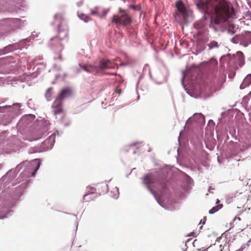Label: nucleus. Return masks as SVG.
Here are the masks:
<instances>
[{
	"label": "nucleus",
	"instance_id": "obj_28",
	"mask_svg": "<svg viewBox=\"0 0 251 251\" xmlns=\"http://www.w3.org/2000/svg\"><path fill=\"white\" fill-rule=\"evenodd\" d=\"M181 84L183 86V87L184 88V89L185 90V91H186V93L191 97H193L192 96V93L191 92H190L188 90H187V88H186V87L185 86V85L184 84V82H183V77H182L181 78Z\"/></svg>",
	"mask_w": 251,
	"mask_h": 251
},
{
	"label": "nucleus",
	"instance_id": "obj_43",
	"mask_svg": "<svg viewBox=\"0 0 251 251\" xmlns=\"http://www.w3.org/2000/svg\"><path fill=\"white\" fill-rule=\"evenodd\" d=\"M226 56L229 58H230V59L231 58V55L230 54H227Z\"/></svg>",
	"mask_w": 251,
	"mask_h": 251
},
{
	"label": "nucleus",
	"instance_id": "obj_6",
	"mask_svg": "<svg viewBox=\"0 0 251 251\" xmlns=\"http://www.w3.org/2000/svg\"><path fill=\"white\" fill-rule=\"evenodd\" d=\"M63 102L60 100L55 99L51 105L52 111L54 115L57 117L58 115H60L62 118L65 116V113L62 107Z\"/></svg>",
	"mask_w": 251,
	"mask_h": 251
},
{
	"label": "nucleus",
	"instance_id": "obj_42",
	"mask_svg": "<svg viewBox=\"0 0 251 251\" xmlns=\"http://www.w3.org/2000/svg\"><path fill=\"white\" fill-rule=\"evenodd\" d=\"M195 234V232H192L190 233V234L189 235V236H194Z\"/></svg>",
	"mask_w": 251,
	"mask_h": 251
},
{
	"label": "nucleus",
	"instance_id": "obj_8",
	"mask_svg": "<svg viewBox=\"0 0 251 251\" xmlns=\"http://www.w3.org/2000/svg\"><path fill=\"white\" fill-rule=\"evenodd\" d=\"M108 13V9H104L99 6H96L90 9V14L100 18L104 17Z\"/></svg>",
	"mask_w": 251,
	"mask_h": 251
},
{
	"label": "nucleus",
	"instance_id": "obj_37",
	"mask_svg": "<svg viewBox=\"0 0 251 251\" xmlns=\"http://www.w3.org/2000/svg\"><path fill=\"white\" fill-rule=\"evenodd\" d=\"M246 17H250V18H251V11H247V12H246Z\"/></svg>",
	"mask_w": 251,
	"mask_h": 251
},
{
	"label": "nucleus",
	"instance_id": "obj_51",
	"mask_svg": "<svg viewBox=\"0 0 251 251\" xmlns=\"http://www.w3.org/2000/svg\"><path fill=\"white\" fill-rule=\"evenodd\" d=\"M237 219H238V220H239V221H240V220H241V218H240V217H238V218H237Z\"/></svg>",
	"mask_w": 251,
	"mask_h": 251
},
{
	"label": "nucleus",
	"instance_id": "obj_22",
	"mask_svg": "<svg viewBox=\"0 0 251 251\" xmlns=\"http://www.w3.org/2000/svg\"><path fill=\"white\" fill-rule=\"evenodd\" d=\"M135 143L131 144L129 146V149L126 150V147H125V151H131L132 152V154H136L137 153V151H136V149H138L137 148H135ZM128 147H127V148Z\"/></svg>",
	"mask_w": 251,
	"mask_h": 251
},
{
	"label": "nucleus",
	"instance_id": "obj_14",
	"mask_svg": "<svg viewBox=\"0 0 251 251\" xmlns=\"http://www.w3.org/2000/svg\"><path fill=\"white\" fill-rule=\"evenodd\" d=\"M218 62L217 61L213 62L208 66L209 72L212 77L216 76V72L217 70Z\"/></svg>",
	"mask_w": 251,
	"mask_h": 251
},
{
	"label": "nucleus",
	"instance_id": "obj_13",
	"mask_svg": "<svg viewBox=\"0 0 251 251\" xmlns=\"http://www.w3.org/2000/svg\"><path fill=\"white\" fill-rule=\"evenodd\" d=\"M207 46L208 47V49L209 50L223 47L222 43H218V42L215 40H210L209 43L207 44Z\"/></svg>",
	"mask_w": 251,
	"mask_h": 251
},
{
	"label": "nucleus",
	"instance_id": "obj_46",
	"mask_svg": "<svg viewBox=\"0 0 251 251\" xmlns=\"http://www.w3.org/2000/svg\"><path fill=\"white\" fill-rule=\"evenodd\" d=\"M140 98V96H139V95L138 94V96H137V100H138Z\"/></svg>",
	"mask_w": 251,
	"mask_h": 251
},
{
	"label": "nucleus",
	"instance_id": "obj_39",
	"mask_svg": "<svg viewBox=\"0 0 251 251\" xmlns=\"http://www.w3.org/2000/svg\"><path fill=\"white\" fill-rule=\"evenodd\" d=\"M220 200H219L218 199H217L216 200V204L217 205H218V204H220V203H220Z\"/></svg>",
	"mask_w": 251,
	"mask_h": 251
},
{
	"label": "nucleus",
	"instance_id": "obj_56",
	"mask_svg": "<svg viewBox=\"0 0 251 251\" xmlns=\"http://www.w3.org/2000/svg\"><path fill=\"white\" fill-rule=\"evenodd\" d=\"M232 27L233 28H234L235 26L234 25H232Z\"/></svg>",
	"mask_w": 251,
	"mask_h": 251
},
{
	"label": "nucleus",
	"instance_id": "obj_33",
	"mask_svg": "<svg viewBox=\"0 0 251 251\" xmlns=\"http://www.w3.org/2000/svg\"><path fill=\"white\" fill-rule=\"evenodd\" d=\"M227 33L231 35H233L235 33V31L229 28L227 29Z\"/></svg>",
	"mask_w": 251,
	"mask_h": 251
},
{
	"label": "nucleus",
	"instance_id": "obj_52",
	"mask_svg": "<svg viewBox=\"0 0 251 251\" xmlns=\"http://www.w3.org/2000/svg\"><path fill=\"white\" fill-rule=\"evenodd\" d=\"M205 221H204V222H202V224L203 225H204V224H205Z\"/></svg>",
	"mask_w": 251,
	"mask_h": 251
},
{
	"label": "nucleus",
	"instance_id": "obj_5",
	"mask_svg": "<svg viewBox=\"0 0 251 251\" xmlns=\"http://www.w3.org/2000/svg\"><path fill=\"white\" fill-rule=\"evenodd\" d=\"M109 61L104 59L101 60L99 65L86 64L82 66L79 64L80 67L84 71L90 73H102L104 70L108 68Z\"/></svg>",
	"mask_w": 251,
	"mask_h": 251
},
{
	"label": "nucleus",
	"instance_id": "obj_38",
	"mask_svg": "<svg viewBox=\"0 0 251 251\" xmlns=\"http://www.w3.org/2000/svg\"><path fill=\"white\" fill-rule=\"evenodd\" d=\"M149 68V65L148 64H145L144 67V68H143V71H144L145 70H147Z\"/></svg>",
	"mask_w": 251,
	"mask_h": 251
},
{
	"label": "nucleus",
	"instance_id": "obj_48",
	"mask_svg": "<svg viewBox=\"0 0 251 251\" xmlns=\"http://www.w3.org/2000/svg\"><path fill=\"white\" fill-rule=\"evenodd\" d=\"M59 59H60V60H62V57H61V55H60V56H59Z\"/></svg>",
	"mask_w": 251,
	"mask_h": 251
},
{
	"label": "nucleus",
	"instance_id": "obj_49",
	"mask_svg": "<svg viewBox=\"0 0 251 251\" xmlns=\"http://www.w3.org/2000/svg\"><path fill=\"white\" fill-rule=\"evenodd\" d=\"M244 62H243V63H242V64H240V66L241 67V66H242V65H244Z\"/></svg>",
	"mask_w": 251,
	"mask_h": 251
},
{
	"label": "nucleus",
	"instance_id": "obj_27",
	"mask_svg": "<svg viewBox=\"0 0 251 251\" xmlns=\"http://www.w3.org/2000/svg\"><path fill=\"white\" fill-rule=\"evenodd\" d=\"M237 55L238 56L239 60L240 62L242 61L244 59V56L243 52L241 51H238L236 52Z\"/></svg>",
	"mask_w": 251,
	"mask_h": 251
},
{
	"label": "nucleus",
	"instance_id": "obj_41",
	"mask_svg": "<svg viewBox=\"0 0 251 251\" xmlns=\"http://www.w3.org/2000/svg\"><path fill=\"white\" fill-rule=\"evenodd\" d=\"M14 105L17 106L18 107H21L20 104L18 103H15V104H14Z\"/></svg>",
	"mask_w": 251,
	"mask_h": 251
},
{
	"label": "nucleus",
	"instance_id": "obj_9",
	"mask_svg": "<svg viewBox=\"0 0 251 251\" xmlns=\"http://www.w3.org/2000/svg\"><path fill=\"white\" fill-rule=\"evenodd\" d=\"M194 121L199 124L202 125L205 123V118L201 113H195L192 117H190L186 122V124H188Z\"/></svg>",
	"mask_w": 251,
	"mask_h": 251
},
{
	"label": "nucleus",
	"instance_id": "obj_34",
	"mask_svg": "<svg viewBox=\"0 0 251 251\" xmlns=\"http://www.w3.org/2000/svg\"><path fill=\"white\" fill-rule=\"evenodd\" d=\"M11 107V106H7V105L2 106V107L0 106V112H2L3 111L2 110L3 109L7 108L8 107Z\"/></svg>",
	"mask_w": 251,
	"mask_h": 251
},
{
	"label": "nucleus",
	"instance_id": "obj_31",
	"mask_svg": "<svg viewBox=\"0 0 251 251\" xmlns=\"http://www.w3.org/2000/svg\"><path fill=\"white\" fill-rule=\"evenodd\" d=\"M40 166V162H38L37 164V167L34 170V172L32 173V176H35V174H36L37 171H38V170L39 169Z\"/></svg>",
	"mask_w": 251,
	"mask_h": 251
},
{
	"label": "nucleus",
	"instance_id": "obj_10",
	"mask_svg": "<svg viewBox=\"0 0 251 251\" xmlns=\"http://www.w3.org/2000/svg\"><path fill=\"white\" fill-rule=\"evenodd\" d=\"M71 94V91L69 88H65L63 89L59 93L56 99L62 101L66 97L70 96Z\"/></svg>",
	"mask_w": 251,
	"mask_h": 251
},
{
	"label": "nucleus",
	"instance_id": "obj_21",
	"mask_svg": "<svg viewBox=\"0 0 251 251\" xmlns=\"http://www.w3.org/2000/svg\"><path fill=\"white\" fill-rule=\"evenodd\" d=\"M94 193V192H92L91 193H88L85 194L83 197V200L88 202L90 201L91 200H93L94 197H92L91 195Z\"/></svg>",
	"mask_w": 251,
	"mask_h": 251
},
{
	"label": "nucleus",
	"instance_id": "obj_36",
	"mask_svg": "<svg viewBox=\"0 0 251 251\" xmlns=\"http://www.w3.org/2000/svg\"><path fill=\"white\" fill-rule=\"evenodd\" d=\"M246 248V245H243L239 249H238V250L236 251H243V250L244 249H245Z\"/></svg>",
	"mask_w": 251,
	"mask_h": 251
},
{
	"label": "nucleus",
	"instance_id": "obj_32",
	"mask_svg": "<svg viewBox=\"0 0 251 251\" xmlns=\"http://www.w3.org/2000/svg\"><path fill=\"white\" fill-rule=\"evenodd\" d=\"M115 92L119 95L121 93V90L120 89H118L117 86H115Z\"/></svg>",
	"mask_w": 251,
	"mask_h": 251
},
{
	"label": "nucleus",
	"instance_id": "obj_23",
	"mask_svg": "<svg viewBox=\"0 0 251 251\" xmlns=\"http://www.w3.org/2000/svg\"><path fill=\"white\" fill-rule=\"evenodd\" d=\"M52 88H49L46 91V97L48 101L50 100L51 97L52 95Z\"/></svg>",
	"mask_w": 251,
	"mask_h": 251
},
{
	"label": "nucleus",
	"instance_id": "obj_11",
	"mask_svg": "<svg viewBox=\"0 0 251 251\" xmlns=\"http://www.w3.org/2000/svg\"><path fill=\"white\" fill-rule=\"evenodd\" d=\"M251 84V74H249L244 78L242 83L240 85V89H244Z\"/></svg>",
	"mask_w": 251,
	"mask_h": 251
},
{
	"label": "nucleus",
	"instance_id": "obj_24",
	"mask_svg": "<svg viewBox=\"0 0 251 251\" xmlns=\"http://www.w3.org/2000/svg\"><path fill=\"white\" fill-rule=\"evenodd\" d=\"M230 41L234 44H240V40H239V34L236 35L234 37L232 38L230 40Z\"/></svg>",
	"mask_w": 251,
	"mask_h": 251
},
{
	"label": "nucleus",
	"instance_id": "obj_2",
	"mask_svg": "<svg viewBox=\"0 0 251 251\" xmlns=\"http://www.w3.org/2000/svg\"><path fill=\"white\" fill-rule=\"evenodd\" d=\"M142 182L148 191L153 196L155 200L160 206L166 208L163 201L158 197L157 192L166 193L168 189V182L166 178L159 180L156 182L150 173L146 174L142 178Z\"/></svg>",
	"mask_w": 251,
	"mask_h": 251
},
{
	"label": "nucleus",
	"instance_id": "obj_20",
	"mask_svg": "<svg viewBox=\"0 0 251 251\" xmlns=\"http://www.w3.org/2000/svg\"><path fill=\"white\" fill-rule=\"evenodd\" d=\"M119 196V188L117 187H114L112 191H111V197L114 199H117Z\"/></svg>",
	"mask_w": 251,
	"mask_h": 251
},
{
	"label": "nucleus",
	"instance_id": "obj_35",
	"mask_svg": "<svg viewBox=\"0 0 251 251\" xmlns=\"http://www.w3.org/2000/svg\"><path fill=\"white\" fill-rule=\"evenodd\" d=\"M249 100V96L248 95L243 97V100L245 102H247Z\"/></svg>",
	"mask_w": 251,
	"mask_h": 251
},
{
	"label": "nucleus",
	"instance_id": "obj_54",
	"mask_svg": "<svg viewBox=\"0 0 251 251\" xmlns=\"http://www.w3.org/2000/svg\"><path fill=\"white\" fill-rule=\"evenodd\" d=\"M203 95H208V93H207V92H206V93H204V94H203Z\"/></svg>",
	"mask_w": 251,
	"mask_h": 251
},
{
	"label": "nucleus",
	"instance_id": "obj_17",
	"mask_svg": "<svg viewBox=\"0 0 251 251\" xmlns=\"http://www.w3.org/2000/svg\"><path fill=\"white\" fill-rule=\"evenodd\" d=\"M205 25L204 20H199L194 24V27L197 29H201Z\"/></svg>",
	"mask_w": 251,
	"mask_h": 251
},
{
	"label": "nucleus",
	"instance_id": "obj_44",
	"mask_svg": "<svg viewBox=\"0 0 251 251\" xmlns=\"http://www.w3.org/2000/svg\"><path fill=\"white\" fill-rule=\"evenodd\" d=\"M149 74H150V77L151 78L152 76H151V72L150 70L149 71Z\"/></svg>",
	"mask_w": 251,
	"mask_h": 251
},
{
	"label": "nucleus",
	"instance_id": "obj_53",
	"mask_svg": "<svg viewBox=\"0 0 251 251\" xmlns=\"http://www.w3.org/2000/svg\"><path fill=\"white\" fill-rule=\"evenodd\" d=\"M205 221H204V222H202V224L203 225H204V224H205Z\"/></svg>",
	"mask_w": 251,
	"mask_h": 251
},
{
	"label": "nucleus",
	"instance_id": "obj_25",
	"mask_svg": "<svg viewBox=\"0 0 251 251\" xmlns=\"http://www.w3.org/2000/svg\"><path fill=\"white\" fill-rule=\"evenodd\" d=\"M183 174H184V175L185 176V180H186L187 183L188 184H190V185L193 182V179L187 174H186L184 173H183Z\"/></svg>",
	"mask_w": 251,
	"mask_h": 251
},
{
	"label": "nucleus",
	"instance_id": "obj_55",
	"mask_svg": "<svg viewBox=\"0 0 251 251\" xmlns=\"http://www.w3.org/2000/svg\"><path fill=\"white\" fill-rule=\"evenodd\" d=\"M196 241V240H195L193 241V245L194 244L195 242Z\"/></svg>",
	"mask_w": 251,
	"mask_h": 251
},
{
	"label": "nucleus",
	"instance_id": "obj_18",
	"mask_svg": "<svg viewBox=\"0 0 251 251\" xmlns=\"http://www.w3.org/2000/svg\"><path fill=\"white\" fill-rule=\"evenodd\" d=\"M110 75H111V84L113 83V81L112 82V81H113L114 82H117L119 84L123 83V80L122 79L121 76L120 75H118V77L116 79L114 78L113 77H114L115 75H116L117 74L111 73Z\"/></svg>",
	"mask_w": 251,
	"mask_h": 251
},
{
	"label": "nucleus",
	"instance_id": "obj_16",
	"mask_svg": "<svg viewBox=\"0 0 251 251\" xmlns=\"http://www.w3.org/2000/svg\"><path fill=\"white\" fill-rule=\"evenodd\" d=\"M98 191L100 194L107 193L108 192V185L105 184L98 185Z\"/></svg>",
	"mask_w": 251,
	"mask_h": 251
},
{
	"label": "nucleus",
	"instance_id": "obj_19",
	"mask_svg": "<svg viewBox=\"0 0 251 251\" xmlns=\"http://www.w3.org/2000/svg\"><path fill=\"white\" fill-rule=\"evenodd\" d=\"M223 205L222 204H218L215 206H213L208 211L209 214H213L216 212H218L219 210L222 208Z\"/></svg>",
	"mask_w": 251,
	"mask_h": 251
},
{
	"label": "nucleus",
	"instance_id": "obj_12",
	"mask_svg": "<svg viewBox=\"0 0 251 251\" xmlns=\"http://www.w3.org/2000/svg\"><path fill=\"white\" fill-rule=\"evenodd\" d=\"M128 63H123L121 62L119 58H117L115 61H112L111 60V69H115L118 68L119 66H126L128 65Z\"/></svg>",
	"mask_w": 251,
	"mask_h": 251
},
{
	"label": "nucleus",
	"instance_id": "obj_30",
	"mask_svg": "<svg viewBox=\"0 0 251 251\" xmlns=\"http://www.w3.org/2000/svg\"><path fill=\"white\" fill-rule=\"evenodd\" d=\"M129 7L137 11H140L141 9V7L139 5H135L133 4H130L129 5Z\"/></svg>",
	"mask_w": 251,
	"mask_h": 251
},
{
	"label": "nucleus",
	"instance_id": "obj_45",
	"mask_svg": "<svg viewBox=\"0 0 251 251\" xmlns=\"http://www.w3.org/2000/svg\"><path fill=\"white\" fill-rule=\"evenodd\" d=\"M248 96H249V97H251V91L250 92V93H249Z\"/></svg>",
	"mask_w": 251,
	"mask_h": 251
},
{
	"label": "nucleus",
	"instance_id": "obj_40",
	"mask_svg": "<svg viewBox=\"0 0 251 251\" xmlns=\"http://www.w3.org/2000/svg\"><path fill=\"white\" fill-rule=\"evenodd\" d=\"M211 189H213V188H212V187L211 186H209V188H208V192L210 193H211L212 192L210 191V190Z\"/></svg>",
	"mask_w": 251,
	"mask_h": 251
},
{
	"label": "nucleus",
	"instance_id": "obj_50",
	"mask_svg": "<svg viewBox=\"0 0 251 251\" xmlns=\"http://www.w3.org/2000/svg\"><path fill=\"white\" fill-rule=\"evenodd\" d=\"M201 93L202 94V88H201Z\"/></svg>",
	"mask_w": 251,
	"mask_h": 251
},
{
	"label": "nucleus",
	"instance_id": "obj_1",
	"mask_svg": "<svg viewBox=\"0 0 251 251\" xmlns=\"http://www.w3.org/2000/svg\"><path fill=\"white\" fill-rule=\"evenodd\" d=\"M197 7L203 13V17L201 20L207 21L210 18L209 27L213 29L215 32L219 30L224 31L226 25L229 24V13L225 9H219L215 8L213 13L211 14L208 11L209 6L207 0H200L196 4Z\"/></svg>",
	"mask_w": 251,
	"mask_h": 251
},
{
	"label": "nucleus",
	"instance_id": "obj_29",
	"mask_svg": "<svg viewBox=\"0 0 251 251\" xmlns=\"http://www.w3.org/2000/svg\"><path fill=\"white\" fill-rule=\"evenodd\" d=\"M80 18L81 20H83L85 22H88L91 20V18L89 16L85 15H82L80 16Z\"/></svg>",
	"mask_w": 251,
	"mask_h": 251
},
{
	"label": "nucleus",
	"instance_id": "obj_7",
	"mask_svg": "<svg viewBox=\"0 0 251 251\" xmlns=\"http://www.w3.org/2000/svg\"><path fill=\"white\" fill-rule=\"evenodd\" d=\"M239 40L240 45L244 47H247L249 45L251 44V31H246L239 34Z\"/></svg>",
	"mask_w": 251,
	"mask_h": 251
},
{
	"label": "nucleus",
	"instance_id": "obj_26",
	"mask_svg": "<svg viewBox=\"0 0 251 251\" xmlns=\"http://www.w3.org/2000/svg\"><path fill=\"white\" fill-rule=\"evenodd\" d=\"M206 48V45L203 44H199L197 46V49L199 50V51L201 52L204 50Z\"/></svg>",
	"mask_w": 251,
	"mask_h": 251
},
{
	"label": "nucleus",
	"instance_id": "obj_3",
	"mask_svg": "<svg viewBox=\"0 0 251 251\" xmlns=\"http://www.w3.org/2000/svg\"><path fill=\"white\" fill-rule=\"evenodd\" d=\"M177 11L174 14L175 18L180 24L187 25L193 19L192 12L184 4L181 0L176 2Z\"/></svg>",
	"mask_w": 251,
	"mask_h": 251
},
{
	"label": "nucleus",
	"instance_id": "obj_4",
	"mask_svg": "<svg viewBox=\"0 0 251 251\" xmlns=\"http://www.w3.org/2000/svg\"><path fill=\"white\" fill-rule=\"evenodd\" d=\"M112 22L116 24L117 25L126 26L132 22L130 16L127 12L122 8H119V13L113 16L111 19Z\"/></svg>",
	"mask_w": 251,
	"mask_h": 251
},
{
	"label": "nucleus",
	"instance_id": "obj_47",
	"mask_svg": "<svg viewBox=\"0 0 251 251\" xmlns=\"http://www.w3.org/2000/svg\"><path fill=\"white\" fill-rule=\"evenodd\" d=\"M190 240H191V239H187V242H186V243L189 242Z\"/></svg>",
	"mask_w": 251,
	"mask_h": 251
},
{
	"label": "nucleus",
	"instance_id": "obj_15",
	"mask_svg": "<svg viewBox=\"0 0 251 251\" xmlns=\"http://www.w3.org/2000/svg\"><path fill=\"white\" fill-rule=\"evenodd\" d=\"M42 133L40 130H37L31 133V140H36L42 137Z\"/></svg>",
	"mask_w": 251,
	"mask_h": 251
}]
</instances>
